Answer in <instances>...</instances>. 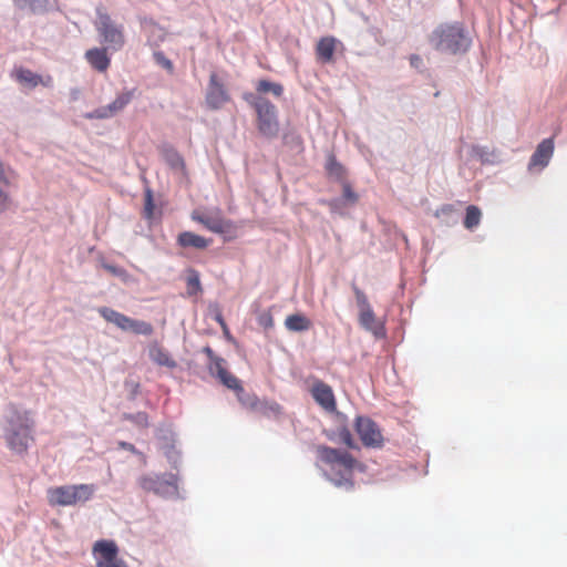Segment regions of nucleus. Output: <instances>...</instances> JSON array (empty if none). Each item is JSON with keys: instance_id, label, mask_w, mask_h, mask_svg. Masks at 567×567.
<instances>
[{"instance_id": "f257e3e1", "label": "nucleus", "mask_w": 567, "mask_h": 567, "mask_svg": "<svg viewBox=\"0 0 567 567\" xmlns=\"http://www.w3.org/2000/svg\"><path fill=\"white\" fill-rule=\"evenodd\" d=\"M35 422L30 411L9 403L3 412V437L7 446L16 454L27 453L34 441Z\"/></svg>"}, {"instance_id": "f03ea898", "label": "nucleus", "mask_w": 567, "mask_h": 567, "mask_svg": "<svg viewBox=\"0 0 567 567\" xmlns=\"http://www.w3.org/2000/svg\"><path fill=\"white\" fill-rule=\"evenodd\" d=\"M472 42L470 31L460 21L441 23L429 35V43L435 51L450 55L465 54Z\"/></svg>"}, {"instance_id": "7ed1b4c3", "label": "nucleus", "mask_w": 567, "mask_h": 567, "mask_svg": "<svg viewBox=\"0 0 567 567\" xmlns=\"http://www.w3.org/2000/svg\"><path fill=\"white\" fill-rule=\"evenodd\" d=\"M318 455L329 466L323 474L334 486L346 489L353 487L352 472L355 460L350 453L329 446H319Z\"/></svg>"}, {"instance_id": "20e7f679", "label": "nucleus", "mask_w": 567, "mask_h": 567, "mask_svg": "<svg viewBox=\"0 0 567 567\" xmlns=\"http://www.w3.org/2000/svg\"><path fill=\"white\" fill-rule=\"evenodd\" d=\"M245 100L257 113L258 132L266 138H276L279 133L277 107L269 100L252 93L246 94Z\"/></svg>"}, {"instance_id": "39448f33", "label": "nucleus", "mask_w": 567, "mask_h": 567, "mask_svg": "<svg viewBox=\"0 0 567 567\" xmlns=\"http://www.w3.org/2000/svg\"><path fill=\"white\" fill-rule=\"evenodd\" d=\"M95 29L100 35L101 43L106 44L107 49L118 51L124 47V27L116 23L110 14L101 7L96 8Z\"/></svg>"}, {"instance_id": "423d86ee", "label": "nucleus", "mask_w": 567, "mask_h": 567, "mask_svg": "<svg viewBox=\"0 0 567 567\" xmlns=\"http://www.w3.org/2000/svg\"><path fill=\"white\" fill-rule=\"evenodd\" d=\"M95 491L93 484L64 485L50 488L48 499L51 505L72 506L91 499Z\"/></svg>"}, {"instance_id": "0eeeda50", "label": "nucleus", "mask_w": 567, "mask_h": 567, "mask_svg": "<svg viewBox=\"0 0 567 567\" xmlns=\"http://www.w3.org/2000/svg\"><path fill=\"white\" fill-rule=\"evenodd\" d=\"M137 483L145 492H152L162 497H172L177 494L175 474H146L138 477Z\"/></svg>"}, {"instance_id": "6e6552de", "label": "nucleus", "mask_w": 567, "mask_h": 567, "mask_svg": "<svg viewBox=\"0 0 567 567\" xmlns=\"http://www.w3.org/2000/svg\"><path fill=\"white\" fill-rule=\"evenodd\" d=\"M354 429L364 446L378 449L383 445L381 430L372 419L362 415L357 416Z\"/></svg>"}, {"instance_id": "1a4fd4ad", "label": "nucleus", "mask_w": 567, "mask_h": 567, "mask_svg": "<svg viewBox=\"0 0 567 567\" xmlns=\"http://www.w3.org/2000/svg\"><path fill=\"white\" fill-rule=\"evenodd\" d=\"M203 353H205L209 360L207 367L213 377L219 379L225 386L237 385V378L227 371L225 368V360L223 358L216 355L213 349L208 346L203 348Z\"/></svg>"}, {"instance_id": "9d476101", "label": "nucleus", "mask_w": 567, "mask_h": 567, "mask_svg": "<svg viewBox=\"0 0 567 567\" xmlns=\"http://www.w3.org/2000/svg\"><path fill=\"white\" fill-rule=\"evenodd\" d=\"M205 101L210 110H219L229 101V94L216 73L209 76Z\"/></svg>"}, {"instance_id": "9b49d317", "label": "nucleus", "mask_w": 567, "mask_h": 567, "mask_svg": "<svg viewBox=\"0 0 567 567\" xmlns=\"http://www.w3.org/2000/svg\"><path fill=\"white\" fill-rule=\"evenodd\" d=\"M312 396L323 410L330 413L336 412L342 423L346 422V415L337 412L336 399L331 386L323 382L316 383L312 388Z\"/></svg>"}, {"instance_id": "f8f14e48", "label": "nucleus", "mask_w": 567, "mask_h": 567, "mask_svg": "<svg viewBox=\"0 0 567 567\" xmlns=\"http://www.w3.org/2000/svg\"><path fill=\"white\" fill-rule=\"evenodd\" d=\"M554 153V141L551 137L543 140L536 147L535 152L532 154L528 171H533L538 167L539 169L545 168L553 156Z\"/></svg>"}, {"instance_id": "ddd939ff", "label": "nucleus", "mask_w": 567, "mask_h": 567, "mask_svg": "<svg viewBox=\"0 0 567 567\" xmlns=\"http://www.w3.org/2000/svg\"><path fill=\"white\" fill-rule=\"evenodd\" d=\"M159 154L168 167L175 173L182 175L186 174V165L183 156L171 144L163 143L158 146Z\"/></svg>"}, {"instance_id": "4468645a", "label": "nucleus", "mask_w": 567, "mask_h": 567, "mask_svg": "<svg viewBox=\"0 0 567 567\" xmlns=\"http://www.w3.org/2000/svg\"><path fill=\"white\" fill-rule=\"evenodd\" d=\"M192 218L202 225H204L208 230L215 234H225L230 227L231 223L227 219L221 218L218 214H207V215H197L193 214Z\"/></svg>"}, {"instance_id": "2eb2a0df", "label": "nucleus", "mask_w": 567, "mask_h": 567, "mask_svg": "<svg viewBox=\"0 0 567 567\" xmlns=\"http://www.w3.org/2000/svg\"><path fill=\"white\" fill-rule=\"evenodd\" d=\"M359 323L364 330L371 332L377 339L385 337L384 323L375 318L373 309L359 311Z\"/></svg>"}, {"instance_id": "dca6fc26", "label": "nucleus", "mask_w": 567, "mask_h": 567, "mask_svg": "<svg viewBox=\"0 0 567 567\" xmlns=\"http://www.w3.org/2000/svg\"><path fill=\"white\" fill-rule=\"evenodd\" d=\"M122 331L133 332L138 336H151L154 332L153 326L144 320L133 319L123 313L121 324L118 327Z\"/></svg>"}, {"instance_id": "f3484780", "label": "nucleus", "mask_w": 567, "mask_h": 567, "mask_svg": "<svg viewBox=\"0 0 567 567\" xmlns=\"http://www.w3.org/2000/svg\"><path fill=\"white\" fill-rule=\"evenodd\" d=\"M212 244V239H207L193 231H183L177 236V245L183 248H195L198 250L206 249Z\"/></svg>"}, {"instance_id": "a211bd4d", "label": "nucleus", "mask_w": 567, "mask_h": 567, "mask_svg": "<svg viewBox=\"0 0 567 567\" xmlns=\"http://www.w3.org/2000/svg\"><path fill=\"white\" fill-rule=\"evenodd\" d=\"M107 48H93L86 51L85 58L93 69L104 72L109 69L111 60L106 54Z\"/></svg>"}, {"instance_id": "6ab92c4d", "label": "nucleus", "mask_w": 567, "mask_h": 567, "mask_svg": "<svg viewBox=\"0 0 567 567\" xmlns=\"http://www.w3.org/2000/svg\"><path fill=\"white\" fill-rule=\"evenodd\" d=\"M148 355L150 359L157 365L166 367L169 369H175L177 367L176 361L171 357L168 351H166L157 343H154L150 347Z\"/></svg>"}, {"instance_id": "aec40b11", "label": "nucleus", "mask_w": 567, "mask_h": 567, "mask_svg": "<svg viewBox=\"0 0 567 567\" xmlns=\"http://www.w3.org/2000/svg\"><path fill=\"white\" fill-rule=\"evenodd\" d=\"M336 49V39L333 37H324L319 40L316 47V53L322 62H330L333 58Z\"/></svg>"}, {"instance_id": "412c9836", "label": "nucleus", "mask_w": 567, "mask_h": 567, "mask_svg": "<svg viewBox=\"0 0 567 567\" xmlns=\"http://www.w3.org/2000/svg\"><path fill=\"white\" fill-rule=\"evenodd\" d=\"M20 10H29L34 14H42L49 11V0H12Z\"/></svg>"}, {"instance_id": "4be33fe9", "label": "nucleus", "mask_w": 567, "mask_h": 567, "mask_svg": "<svg viewBox=\"0 0 567 567\" xmlns=\"http://www.w3.org/2000/svg\"><path fill=\"white\" fill-rule=\"evenodd\" d=\"M93 550L102 556L103 559L99 561H110L117 558L118 548L113 540H99L94 544Z\"/></svg>"}, {"instance_id": "5701e85b", "label": "nucleus", "mask_w": 567, "mask_h": 567, "mask_svg": "<svg viewBox=\"0 0 567 567\" xmlns=\"http://www.w3.org/2000/svg\"><path fill=\"white\" fill-rule=\"evenodd\" d=\"M285 327L292 332H303L310 329L311 321L303 315L295 313L286 318Z\"/></svg>"}, {"instance_id": "b1692460", "label": "nucleus", "mask_w": 567, "mask_h": 567, "mask_svg": "<svg viewBox=\"0 0 567 567\" xmlns=\"http://www.w3.org/2000/svg\"><path fill=\"white\" fill-rule=\"evenodd\" d=\"M158 440L161 442V449L163 450L168 462L173 465V467L176 468L181 460V455L179 452L175 449L173 439L165 435H158Z\"/></svg>"}, {"instance_id": "393cba45", "label": "nucleus", "mask_w": 567, "mask_h": 567, "mask_svg": "<svg viewBox=\"0 0 567 567\" xmlns=\"http://www.w3.org/2000/svg\"><path fill=\"white\" fill-rule=\"evenodd\" d=\"M134 91H124L120 93L113 102L109 104V111L112 112L113 116L122 112L133 100Z\"/></svg>"}, {"instance_id": "a878e982", "label": "nucleus", "mask_w": 567, "mask_h": 567, "mask_svg": "<svg viewBox=\"0 0 567 567\" xmlns=\"http://www.w3.org/2000/svg\"><path fill=\"white\" fill-rule=\"evenodd\" d=\"M228 389H231L236 392L237 394V399L238 401L246 408H250V409H255L257 403H258V399L256 395L254 394H250V393H247L241 384H240V381L237 379V385L235 386H227Z\"/></svg>"}, {"instance_id": "bb28decb", "label": "nucleus", "mask_w": 567, "mask_h": 567, "mask_svg": "<svg viewBox=\"0 0 567 567\" xmlns=\"http://www.w3.org/2000/svg\"><path fill=\"white\" fill-rule=\"evenodd\" d=\"M331 440L338 441L346 444L350 449H355L357 444L352 437V434L346 424H342L333 435H329Z\"/></svg>"}, {"instance_id": "cd10ccee", "label": "nucleus", "mask_w": 567, "mask_h": 567, "mask_svg": "<svg viewBox=\"0 0 567 567\" xmlns=\"http://www.w3.org/2000/svg\"><path fill=\"white\" fill-rule=\"evenodd\" d=\"M16 76L19 82L25 83L30 87H35L41 82V76L39 74L23 68L16 71Z\"/></svg>"}, {"instance_id": "c85d7f7f", "label": "nucleus", "mask_w": 567, "mask_h": 567, "mask_svg": "<svg viewBox=\"0 0 567 567\" xmlns=\"http://www.w3.org/2000/svg\"><path fill=\"white\" fill-rule=\"evenodd\" d=\"M482 213L478 207L474 205H470L466 208V214L464 218V227L467 229H473L481 223Z\"/></svg>"}, {"instance_id": "c756f323", "label": "nucleus", "mask_w": 567, "mask_h": 567, "mask_svg": "<svg viewBox=\"0 0 567 567\" xmlns=\"http://www.w3.org/2000/svg\"><path fill=\"white\" fill-rule=\"evenodd\" d=\"M256 90L259 93H272L277 97L281 96L284 93V86L281 84L268 80H260L257 83Z\"/></svg>"}, {"instance_id": "7c9ffc66", "label": "nucleus", "mask_w": 567, "mask_h": 567, "mask_svg": "<svg viewBox=\"0 0 567 567\" xmlns=\"http://www.w3.org/2000/svg\"><path fill=\"white\" fill-rule=\"evenodd\" d=\"M326 169L329 176L337 181H342L344 177V167L336 159L334 156H329Z\"/></svg>"}, {"instance_id": "2f4dec72", "label": "nucleus", "mask_w": 567, "mask_h": 567, "mask_svg": "<svg viewBox=\"0 0 567 567\" xmlns=\"http://www.w3.org/2000/svg\"><path fill=\"white\" fill-rule=\"evenodd\" d=\"M473 156L477 157L483 164H494L496 155L493 151H489L485 146H473L472 148Z\"/></svg>"}, {"instance_id": "473e14b6", "label": "nucleus", "mask_w": 567, "mask_h": 567, "mask_svg": "<svg viewBox=\"0 0 567 567\" xmlns=\"http://www.w3.org/2000/svg\"><path fill=\"white\" fill-rule=\"evenodd\" d=\"M187 292L188 295H197L202 291V285H200V278L199 272L195 269L188 270V277H187Z\"/></svg>"}, {"instance_id": "72a5a7b5", "label": "nucleus", "mask_w": 567, "mask_h": 567, "mask_svg": "<svg viewBox=\"0 0 567 567\" xmlns=\"http://www.w3.org/2000/svg\"><path fill=\"white\" fill-rule=\"evenodd\" d=\"M97 312L105 321L113 323L117 328L120 327L123 313L109 307H101L97 309Z\"/></svg>"}, {"instance_id": "f704fd0d", "label": "nucleus", "mask_w": 567, "mask_h": 567, "mask_svg": "<svg viewBox=\"0 0 567 567\" xmlns=\"http://www.w3.org/2000/svg\"><path fill=\"white\" fill-rule=\"evenodd\" d=\"M102 267L114 277L120 278L123 282L131 280V275L123 267L110 262H102Z\"/></svg>"}, {"instance_id": "c9c22d12", "label": "nucleus", "mask_w": 567, "mask_h": 567, "mask_svg": "<svg viewBox=\"0 0 567 567\" xmlns=\"http://www.w3.org/2000/svg\"><path fill=\"white\" fill-rule=\"evenodd\" d=\"M352 290L355 296L357 306L359 308V311H365L369 309H372L371 305L369 303L367 295L357 286L352 285Z\"/></svg>"}, {"instance_id": "e433bc0d", "label": "nucleus", "mask_w": 567, "mask_h": 567, "mask_svg": "<svg viewBox=\"0 0 567 567\" xmlns=\"http://www.w3.org/2000/svg\"><path fill=\"white\" fill-rule=\"evenodd\" d=\"M84 117L87 120H105L113 117L111 111H109V104L105 106H100L91 112L84 114Z\"/></svg>"}, {"instance_id": "4c0bfd02", "label": "nucleus", "mask_w": 567, "mask_h": 567, "mask_svg": "<svg viewBox=\"0 0 567 567\" xmlns=\"http://www.w3.org/2000/svg\"><path fill=\"white\" fill-rule=\"evenodd\" d=\"M12 176V169L0 161V188L9 186L11 184Z\"/></svg>"}, {"instance_id": "58836bf2", "label": "nucleus", "mask_w": 567, "mask_h": 567, "mask_svg": "<svg viewBox=\"0 0 567 567\" xmlns=\"http://www.w3.org/2000/svg\"><path fill=\"white\" fill-rule=\"evenodd\" d=\"M125 419L135 423L138 426H148V415L145 412H137L135 414H127Z\"/></svg>"}, {"instance_id": "ea45409f", "label": "nucleus", "mask_w": 567, "mask_h": 567, "mask_svg": "<svg viewBox=\"0 0 567 567\" xmlns=\"http://www.w3.org/2000/svg\"><path fill=\"white\" fill-rule=\"evenodd\" d=\"M257 322L260 327L268 330L274 327V318L269 311H262L257 316Z\"/></svg>"}, {"instance_id": "a19ab883", "label": "nucleus", "mask_w": 567, "mask_h": 567, "mask_svg": "<svg viewBox=\"0 0 567 567\" xmlns=\"http://www.w3.org/2000/svg\"><path fill=\"white\" fill-rule=\"evenodd\" d=\"M153 56L158 65H161L162 68H164L168 71L173 70L172 61L168 58H166L162 51H155Z\"/></svg>"}, {"instance_id": "79ce46f5", "label": "nucleus", "mask_w": 567, "mask_h": 567, "mask_svg": "<svg viewBox=\"0 0 567 567\" xmlns=\"http://www.w3.org/2000/svg\"><path fill=\"white\" fill-rule=\"evenodd\" d=\"M153 209H154V204H153L152 190L147 188L145 190V207H144L145 216L151 217L153 214Z\"/></svg>"}, {"instance_id": "37998d69", "label": "nucleus", "mask_w": 567, "mask_h": 567, "mask_svg": "<svg viewBox=\"0 0 567 567\" xmlns=\"http://www.w3.org/2000/svg\"><path fill=\"white\" fill-rule=\"evenodd\" d=\"M343 198L350 203H355L358 195L352 190L348 183L343 184Z\"/></svg>"}, {"instance_id": "c03bdc74", "label": "nucleus", "mask_w": 567, "mask_h": 567, "mask_svg": "<svg viewBox=\"0 0 567 567\" xmlns=\"http://www.w3.org/2000/svg\"><path fill=\"white\" fill-rule=\"evenodd\" d=\"M96 567H127L123 559L115 558L110 561H97Z\"/></svg>"}, {"instance_id": "a18cd8bd", "label": "nucleus", "mask_w": 567, "mask_h": 567, "mask_svg": "<svg viewBox=\"0 0 567 567\" xmlns=\"http://www.w3.org/2000/svg\"><path fill=\"white\" fill-rule=\"evenodd\" d=\"M9 195L0 188V213L4 212L8 207Z\"/></svg>"}, {"instance_id": "49530a36", "label": "nucleus", "mask_w": 567, "mask_h": 567, "mask_svg": "<svg viewBox=\"0 0 567 567\" xmlns=\"http://www.w3.org/2000/svg\"><path fill=\"white\" fill-rule=\"evenodd\" d=\"M118 446L123 450L130 451L133 454L138 453L136 447L132 443L121 441V442H118Z\"/></svg>"}, {"instance_id": "de8ad7c7", "label": "nucleus", "mask_w": 567, "mask_h": 567, "mask_svg": "<svg viewBox=\"0 0 567 567\" xmlns=\"http://www.w3.org/2000/svg\"><path fill=\"white\" fill-rule=\"evenodd\" d=\"M410 61L412 65H417L421 62V58L419 55H411Z\"/></svg>"}, {"instance_id": "09e8293b", "label": "nucleus", "mask_w": 567, "mask_h": 567, "mask_svg": "<svg viewBox=\"0 0 567 567\" xmlns=\"http://www.w3.org/2000/svg\"><path fill=\"white\" fill-rule=\"evenodd\" d=\"M79 93H80V92H79V90H76V89L72 90V91H71L72 99H73V100H76V99H78Z\"/></svg>"}, {"instance_id": "8fccbe9b", "label": "nucleus", "mask_w": 567, "mask_h": 567, "mask_svg": "<svg viewBox=\"0 0 567 567\" xmlns=\"http://www.w3.org/2000/svg\"><path fill=\"white\" fill-rule=\"evenodd\" d=\"M447 210H450V208H449V207H443V208L441 209V212H442V213H445V212H447ZM439 214H440V210H437L436 215L439 216Z\"/></svg>"}, {"instance_id": "3c124183", "label": "nucleus", "mask_w": 567, "mask_h": 567, "mask_svg": "<svg viewBox=\"0 0 567 567\" xmlns=\"http://www.w3.org/2000/svg\"><path fill=\"white\" fill-rule=\"evenodd\" d=\"M217 321L220 322L221 324L224 323L221 316L217 317Z\"/></svg>"}, {"instance_id": "603ef678", "label": "nucleus", "mask_w": 567, "mask_h": 567, "mask_svg": "<svg viewBox=\"0 0 567 567\" xmlns=\"http://www.w3.org/2000/svg\"><path fill=\"white\" fill-rule=\"evenodd\" d=\"M153 29H154V31L162 32V30L156 27H154Z\"/></svg>"}]
</instances>
